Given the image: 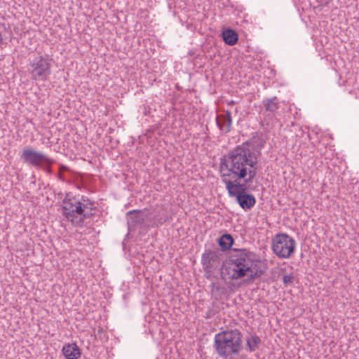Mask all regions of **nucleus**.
<instances>
[{"label": "nucleus", "mask_w": 359, "mask_h": 359, "mask_svg": "<svg viewBox=\"0 0 359 359\" xmlns=\"http://www.w3.org/2000/svg\"><path fill=\"white\" fill-rule=\"evenodd\" d=\"M233 244V238L230 234H224L219 239V245L224 250L230 249Z\"/></svg>", "instance_id": "2eb2a0df"}, {"label": "nucleus", "mask_w": 359, "mask_h": 359, "mask_svg": "<svg viewBox=\"0 0 359 359\" xmlns=\"http://www.w3.org/2000/svg\"><path fill=\"white\" fill-rule=\"evenodd\" d=\"M52 163H43V165L41 168H42L46 172H47L48 174L50 175V174L53 173V170H52V168L50 167V165Z\"/></svg>", "instance_id": "a211bd4d"}, {"label": "nucleus", "mask_w": 359, "mask_h": 359, "mask_svg": "<svg viewBox=\"0 0 359 359\" xmlns=\"http://www.w3.org/2000/svg\"><path fill=\"white\" fill-rule=\"evenodd\" d=\"M264 273L262 262L255 255L245 249L238 250L222 269V278L238 280L245 276L251 279L260 277Z\"/></svg>", "instance_id": "f03ea898"}, {"label": "nucleus", "mask_w": 359, "mask_h": 359, "mask_svg": "<svg viewBox=\"0 0 359 359\" xmlns=\"http://www.w3.org/2000/svg\"><path fill=\"white\" fill-rule=\"evenodd\" d=\"M62 215L76 226H81L85 219L93 216L94 201L87 196L81 197L67 194L61 204Z\"/></svg>", "instance_id": "7ed1b4c3"}, {"label": "nucleus", "mask_w": 359, "mask_h": 359, "mask_svg": "<svg viewBox=\"0 0 359 359\" xmlns=\"http://www.w3.org/2000/svg\"><path fill=\"white\" fill-rule=\"evenodd\" d=\"M52 58L48 55H39L29 60L27 70L33 80L46 81L51 74Z\"/></svg>", "instance_id": "39448f33"}, {"label": "nucleus", "mask_w": 359, "mask_h": 359, "mask_svg": "<svg viewBox=\"0 0 359 359\" xmlns=\"http://www.w3.org/2000/svg\"><path fill=\"white\" fill-rule=\"evenodd\" d=\"M217 126L223 133H228L230 131L232 118L230 111L226 110L224 114L217 115L215 118Z\"/></svg>", "instance_id": "9b49d317"}, {"label": "nucleus", "mask_w": 359, "mask_h": 359, "mask_svg": "<svg viewBox=\"0 0 359 359\" xmlns=\"http://www.w3.org/2000/svg\"><path fill=\"white\" fill-rule=\"evenodd\" d=\"M294 280V275L293 273L284 274L283 276V282L285 286H288L293 283Z\"/></svg>", "instance_id": "f3484780"}, {"label": "nucleus", "mask_w": 359, "mask_h": 359, "mask_svg": "<svg viewBox=\"0 0 359 359\" xmlns=\"http://www.w3.org/2000/svg\"><path fill=\"white\" fill-rule=\"evenodd\" d=\"M62 169L66 170V169H67V168H66L65 166L62 165V166H61V170H62Z\"/></svg>", "instance_id": "412c9836"}, {"label": "nucleus", "mask_w": 359, "mask_h": 359, "mask_svg": "<svg viewBox=\"0 0 359 359\" xmlns=\"http://www.w3.org/2000/svg\"><path fill=\"white\" fill-rule=\"evenodd\" d=\"M257 158L249 145L236 147L222 159L220 172L226 186L238 184L241 180L250 183L257 174Z\"/></svg>", "instance_id": "f257e3e1"}, {"label": "nucleus", "mask_w": 359, "mask_h": 359, "mask_svg": "<svg viewBox=\"0 0 359 359\" xmlns=\"http://www.w3.org/2000/svg\"><path fill=\"white\" fill-rule=\"evenodd\" d=\"M58 177H59L60 180H63V178H62V175H61V174H58Z\"/></svg>", "instance_id": "aec40b11"}, {"label": "nucleus", "mask_w": 359, "mask_h": 359, "mask_svg": "<svg viewBox=\"0 0 359 359\" xmlns=\"http://www.w3.org/2000/svg\"><path fill=\"white\" fill-rule=\"evenodd\" d=\"M229 104L231 105V106L233 105L234 104V101L232 100V101L229 102Z\"/></svg>", "instance_id": "6ab92c4d"}, {"label": "nucleus", "mask_w": 359, "mask_h": 359, "mask_svg": "<svg viewBox=\"0 0 359 359\" xmlns=\"http://www.w3.org/2000/svg\"><path fill=\"white\" fill-rule=\"evenodd\" d=\"M295 248V241L287 233L276 234L271 241L273 253L280 259L290 258L294 252Z\"/></svg>", "instance_id": "423d86ee"}, {"label": "nucleus", "mask_w": 359, "mask_h": 359, "mask_svg": "<svg viewBox=\"0 0 359 359\" xmlns=\"http://www.w3.org/2000/svg\"><path fill=\"white\" fill-rule=\"evenodd\" d=\"M261 340L257 336H250L247 339V346L250 351H255L258 348Z\"/></svg>", "instance_id": "dca6fc26"}, {"label": "nucleus", "mask_w": 359, "mask_h": 359, "mask_svg": "<svg viewBox=\"0 0 359 359\" xmlns=\"http://www.w3.org/2000/svg\"><path fill=\"white\" fill-rule=\"evenodd\" d=\"M62 352L66 359H78L81 355V350L76 343L65 344Z\"/></svg>", "instance_id": "f8f14e48"}, {"label": "nucleus", "mask_w": 359, "mask_h": 359, "mask_svg": "<svg viewBox=\"0 0 359 359\" xmlns=\"http://www.w3.org/2000/svg\"><path fill=\"white\" fill-rule=\"evenodd\" d=\"M219 255L218 249L206 251L203 254V269H208L217 266L219 263Z\"/></svg>", "instance_id": "9d476101"}, {"label": "nucleus", "mask_w": 359, "mask_h": 359, "mask_svg": "<svg viewBox=\"0 0 359 359\" xmlns=\"http://www.w3.org/2000/svg\"><path fill=\"white\" fill-rule=\"evenodd\" d=\"M262 103L264 107L265 111L269 112L272 115H274L280 107L279 101L277 97H273L271 98L264 100Z\"/></svg>", "instance_id": "ddd939ff"}, {"label": "nucleus", "mask_w": 359, "mask_h": 359, "mask_svg": "<svg viewBox=\"0 0 359 359\" xmlns=\"http://www.w3.org/2000/svg\"><path fill=\"white\" fill-rule=\"evenodd\" d=\"M20 158L25 163L37 168L41 167L43 163H54V161L45 154L32 149H23Z\"/></svg>", "instance_id": "6e6552de"}, {"label": "nucleus", "mask_w": 359, "mask_h": 359, "mask_svg": "<svg viewBox=\"0 0 359 359\" xmlns=\"http://www.w3.org/2000/svg\"><path fill=\"white\" fill-rule=\"evenodd\" d=\"M222 38L224 41L229 46L235 45L238 40V34L231 29H226L222 32Z\"/></svg>", "instance_id": "4468645a"}, {"label": "nucleus", "mask_w": 359, "mask_h": 359, "mask_svg": "<svg viewBox=\"0 0 359 359\" xmlns=\"http://www.w3.org/2000/svg\"><path fill=\"white\" fill-rule=\"evenodd\" d=\"M241 344L242 334L237 329L223 331L215 336V349L224 358L238 353Z\"/></svg>", "instance_id": "20e7f679"}, {"label": "nucleus", "mask_w": 359, "mask_h": 359, "mask_svg": "<svg viewBox=\"0 0 359 359\" xmlns=\"http://www.w3.org/2000/svg\"><path fill=\"white\" fill-rule=\"evenodd\" d=\"M247 183H238L226 186L231 196L236 197L240 206L245 210H250L255 204L256 200L252 194H247Z\"/></svg>", "instance_id": "0eeeda50"}, {"label": "nucleus", "mask_w": 359, "mask_h": 359, "mask_svg": "<svg viewBox=\"0 0 359 359\" xmlns=\"http://www.w3.org/2000/svg\"><path fill=\"white\" fill-rule=\"evenodd\" d=\"M144 215L142 210H133L127 213V224L129 231L142 228L144 224Z\"/></svg>", "instance_id": "1a4fd4ad"}]
</instances>
